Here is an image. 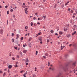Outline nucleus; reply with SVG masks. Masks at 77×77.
Here are the masks:
<instances>
[{
    "label": "nucleus",
    "instance_id": "nucleus-62",
    "mask_svg": "<svg viewBox=\"0 0 77 77\" xmlns=\"http://www.w3.org/2000/svg\"><path fill=\"white\" fill-rule=\"evenodd\" d=\"M37 24H40V23H39L38 22V23H37Z\"/></svg>",
    "mask_w": 77,
    "mask_h": 77
},
{
    "label": "nucleus",
    "instance_id": "nucleus-41",
    "mask_svg": "<svg viewBox=\"0 0 77 77\" xmlns=\"http://www.w3.org/2000/svg\"><path fill=\"white\" fill-rule=\"evenodd\" d=\"M73 72L74 73H75V69H74V70H73Z\"/></svg>",
    "mask_w": 77,
    "mask_h": 77
},
{
    "label": "nucleus",
    "instance_id": "nucleus-27",
    "mask_svg": "<svg viewBox=\"0 0 77 77\" xmlns=\"http://www.w3.org/2000/svg\"><path fill=\"white\" fill-rule=\"evenodd\" d=\"M53 32H54V31H53V30H52L51 31V33H53Z\"/></svg>",
    "mask_w": 77,
    "mask_h": 77
},
{
    "label": "nucleus",
    "instance_id": "nucleus-17",
    "mask_svg": "<svg viewBox=\"0 0 77 77\" xmlns=\"http://www.w3.org/2000/svg\"><path fill=\"white\" fill-rule=\"evenodd\" d=\"M13 17L14 20H16V18H15V15H13Z\"/></svg>",
    "mask_w": 77,
    "mask_h": 77
},
{
    "label": "nucleus",
    "instance_id": "nucleus-33",
    "mask_svg": "<svg viewBox=\"0 0 77 77\" xmlns=\"http://www.w3.org/2000/svg\"><path fill=\"white\" fill-rule=\"evenodd\" d=\"M33 77H36V75H33Z\"/></svg>",
    "mask_w": 77,
    "mask_h": 77
},
{
    "label": "nucleus",
    "instance_id": "nucleus-40",
    "mask_svg": "<svg viewBox=\"0 0 77 77\" xmlns=\"http://www.w3.org/2000/svg\"><path fill=\"white\" fill-rule=\"evenodd\" d=\"M24 70H22L20 72V73H22V72H23Z\"/></svg>",
    "mask_w": 77,
    "mask_h": 77
},
{
    "label": "nucleus",
    "instance_id": "nucleus-57",
    "mask_svg": "<svg viewBox=\"0 0 77 77\" xmlns=\"http://www.w3.org/2000/svg\"><path fill=\"white\" fill-rule=\"evenodd\" d=\"M40 43L41 44H42V42H40Z\"/></svg>",
    "mask_w": 77,
    "mask_h": 77
},
{
    "label": "nucleus",
    "instance_id": "nucleus-52",
    "mask_svg": "<svg viewBox=\"0 0 77 77\" xmlns=\"http://www.w3.org/2000/svg\"><path fill=\"white\" fill-rule=\"evenodd\" d=\"M36 68L35 67V71H36Z\"/></svg>",
    "mask_w": 77,
    "mask_h": 77
},
{
    "label": "nucleus",
    "instance_id": "nucleus-22",
    "mask_svg": "<svg viewBox=\"0 0 77 77\" xmlns=\"http://www.w3.org/2000/svg\"><path fill=\"white\" fill-rule=\"evenodd\" d=\"M38 51H36V53H35V54L36 55H37V54H38Z\"/></svg>",
    "mask_w": 77,
    "mask_h": 77
},
{
    "label": "nucleus",
    "instance_id": "nucleus-43",
    "mask_svg": "<svg viewBox=\"0 0 77 77\" xmlns=\"http://www.w3.org/2000/svg\"><path fill=\"white\" fill-rule=\"evenodd\" d=\"M27 28H28V27L27 26H26L25 27V29H27Z\"/></svg>",
    "mask_w": 77,
    "mask_h": 77
},
{
    "label": "nucleus",
    "instance_id": "nucleus-56",
    "mask_svg": "<svg viewBox=\"0 0 77 77\" xmlns=\"http://www.w3.org/2000/svg\"><path fill=\"white\" fill-rule=\"evenodd\" d=\"M72 45L71 44H70L69 45V47H71Z\"/></svg>",
    "mask_w": 77,
    "mask_h": 77
},
{
    "label": "nucleus",
    "instance_id": "nucleus-1",
    "mask_svg": "<svg viewBox=\"0 0 77 77\" xmlns=\"http://www.w3.org/2000/svg\"><path fill=\"white\" fill-rule=\"evenodd\" d=\"M27 9H28V8H26L25 9V12L26 14H28V11H27Z\"/></svg>",
    "mask_w": 77,
    "mask_h": 77
},
{
    "label": "nucleus",
    "instance_id": "nucleus-37",
    "mask_svg": "<svg viewBox=\"0 0 77 77\" xmlns=\"http://www.w3.org/2000/svg\"><path fill=\"white\" fill-rule=\"evenodd\" d=\"M39 41H42V39H41V38H40L39 39Z\"/></svg>",
    "mask_w": 77,
    "mask_h": 77
},
{
    "label": "nucleus",
    "instance_id": "nucleus-38",
    "mask_svg": "<svg viewBox=\"0 0 77 77\" xmlns=\"http://www.w3.org/2000/svg\"><path fill=\"white\" fill-rule=\"evenodd\" d=\"M35 15L36 16H37V15H38V13H35Z\"/></svg>",
    "mask_w": 77,
    "mask_h": 77
},
{
    "label": "nucleus",
    "instance_id": "nucleus-7",
    "mask_svg": "<svg viewBox=\"0 0 77 77\" xmlns=\"http://www.w3.org/2000/svg\"><path fill=\"white\" fill-rule=\"evenodd\" d=\"M75 63H76V62H73V64H72V65L73 66H75Z\"/></svg>",
    "mask_w": 77,
    "mask_h": 77
},
{
    "label": "nucleus",
    "instance_id": "nucleus-2",
    "mask_svg": "<svg viewBox=\"0 0 77 77\" xmlns=\"http://www.w3.org/2000/svg\"><path fill=\"white\" fill-rule=\"evenodd\" d=\"M49 69L50 70H48V72H50V71H51H51H53V70H54V68H51V67H50L49 68Z\"/></svg>",
    "mask_w": 77,
    "mask_h": 77
},
{
    "label": "nucleus",
    "instance_id": "nucleus-30",
    "mask_svg": "<svg viewBox=\"0 0 77 77\" xmlns=\"http://www.w3.org/2000/svg\"><path fill=\"white\" fill-rule=\"evenodd\" d=\"M26 44H25V45H24V44L23 45V47H25L26 46Z\"/></svg>",
    "mask_w": 77,
    "mask_h": 77
},
{
    "label": "nucleus",
    "instance_id": "nucleus-28",
    "mask_svg": "<svg viewBox=\"0 0 77 77\" xmlns=\"http://www.w3.org/2000/svg\"><path fill=\"white\" fill-rule=\"evenodd\" d=\"M8 6L6 5V6H5V8H6V9H7V8H8Z\"/></svg>",
    "mask_w": 77,
    "mask_h": 77
},
{
    "label": "nucleus",
    "instance_id": "nucleus-45",
    "mask_svg": "<svg viewBox=\"0 0 77 77\" xmlns=\"http://www.w3.org/2000/svg\"><path fill=\"white\" fill-rule=\"evenodd\" d=\"M43 57H44V59H45V58H46V57H45V56H43Z\"/></svg>",
    "mask_w": 77,
    "mask_h": 77
},
{
    "label": "nucleus",
    "instance_id": "nucleus-63",
    "mask_svg": "<svg viewBox=\"0 0 77 77\" xmlns=\"http://www.w3.org/2000/svg\"><path fill=\"white\" fill-rule=\"evenodd\" d=\"M56 77H59V75H57Z\"/></svg>",
    "mask_w": 77,
    "mask_h": 77
},
{
    "label": "nucleus",
    "instance_id": "nucleus-54",
    "mask_svg": "<svg viewBox=\"0 0 77 77\" xmlns=\"http://www.w3.org/2000/svg\"><path fill=\"white\" fill-rule=\"evenodd\" d=\"M33 19H34V20H36V17H34L33 18Z\"/></svg>",
    "mask_w": 77,
    "mask_h": 77
},
{
    "label": "nucleus",
    "instance_id": "nucleus-55",
    "mask_svg": "<svg viewBox=\"0 0 77 77\" xmlns=\"http://www.w3.org/2000/svg\"><path fill=\"white\" fill-rule=\"evenodd\" d=\"M75 12L76 13H77V9H76L75 10Z\"/></svg>",
    "mask_w": 77,
    "mask_h": 77
},
{
    "label": "nucleus",
    "instance_id": "nucleus-53",
    "mask_svg": "<svg viewBox=\"0 0 77 77\" xmlns=\"http://www.w3.org/2000/svg\"><path fill=\"white\" fill-rule=\"evenodd\" d=\"M7 14H9V11H7Z\"/></svg>",
    "mask_w": 77,
    "mask_h": 77
},
{
    "label": "nucleus",
    "instance_id": "nucleus-59",
    "mask_svg": "<svg viewBox=\"0 0 77 77\" xmlns=\"http://www.w3.org/2000/svg\"><path fill=\"white\" fill-rule=\"evenodd\" d=\"M68 11H70V10H71V9L70 8H68Z\"/></svg>",
    "mask_w": 77,
    "mask_h": 77
},
{
    "label": "nucleus",
    "instance_id": "nucleus-21",
    "mask_svg": "<svg viewBox=\"0 0 77 77\" xmlns=\"http://www.w3.org/2000/svg\"><path fill=\"white\" fill-rule=\"evenodd\" d=\"M6 75V73H4V74L3 75V77H5V75Z\"/></svg>",
    "mask_w": 77,
    "mask_h": 77
},
{
    "label": "nucleus",
    "instance_id": "nucleus-15",
    "mask_svg": "<svg viewBox=\"0 0 77 77\" xmlns=\"http://www.w3.org/2000/svg\"><path fill=\"white\" fill-rule=\"evenodd\" d=\"M29 47H31V43H30L29 44Z\"/></svg>",
    "mask_w": 77,
    "mask_h": 77
},
{
    "label": "nucleus",
    "instance_id": "nucleus-18",
    "mask_svg": "<svg viewBox=\"0 0 77 77\" xmlns=\"http://www.w3.org/2000/svg\"><path fill=\"white\" fill-rule=\"evenodd\" d=\"M45 56H48V54H47V53H45Z\"/></svg>",
    "mask_w": 77,
    "mask_h": 77
},
{
    "label": "nucleus",
    "instance_id": "nucleus-3",
    "mask_svg": "<svg viewBox=\"0 0 77 77\" xmlns=\"http://www.w3.org/2000/svg\"><path fill=\"white\" fill-rule=\"evenodd\" d=\"M3 33V29H1L0 30V33L2 34Z\"/></svg>",
    "mask_w": 77,
    "mask_h": 77
},
{
    "label": "nucleus",
    "instance_id": "nucleus-26",
    "mask_svg": "<svg viewBox=\"0 0 77 77\" xmlns=\"http://www.w3.org/2000/svg\"><path fill=\"white\" fill-rule=\"evenodd\" d=\"M31 26H33V23H31Z\"/></svg>",
    "mask_w": 77,
    "mask_h": 77
},
{
    "label": "nucleus",
    "instance_id": "nucleus-46",
    "mask_svg": "<svg viewBox=\"0 0 77 77\" xmlns=\"http://www.w3.org/2000/svg\"><path fill=\"white\" fill-rule=\"evenodd\" d=\"M10 11H11V12H12L13 11V10L12 9H11L10 10Z\"/></svg>",
    "mask_w": 77,
    "mask_h": 77
},
{
    "label": "nucleus",
    "instance_id": "nucleus-25",
    "mask_svg": "<svg viewBox=\"0 0 77 77\" xmlns=\"http://www.w3.org/2000/svg\"><path fill=\"white\" fill-rule=\"evenodd\" d=\"M14 34L13 33H12V35H11V36H14Z\"/></svg>",
    "mask_w": 77,
    "mask_h": 77
},
{
    "label": "nucleus",
    "instance_id": "nucleus-49",
    "mask_svg": "<svg viewBox=\"0 0 77 77\" xmlns=\"http://www.w3.org/2000/svg\"><path fill=\"white\" fill-rule=\"evenodd\" d=\"M7 24H8V20H7Z\"/></svg>",
    "mask_w": 77,
    "mask_h": 77
},
{
    "label": "nucleus",
    "instance_id": "nucleus-42",
    "mask_svg": "<svg viewBox=\"0 0 77 77\" xmlns=\"http://www.w3.org/2000/svg\"><path fill=\"white\" fill-rule=\"evenodd\" d=\"M41 32H39V33H38V35H41Z\"/></svg>",
    "mask_w": 77,
    "mask_h": 77
},
{
    "label": "nucleus",
    "instance_id": "nucleus-31",
    "mask_svg": "<svg viewBox=\"0 0 77 77\" xmlns=\"http://www.w3.org/2000/svg\"><path fill=\"white\" fill-rule=\"evenodd\" d=\"M12 42H14V41L15 40L14 39H12Z\"/></svg>",
    "mask_w": 77,
    "mask_h": 77
},
{
    "label": "nucleus",
    "instance_id": "nucleus-6",
    "mask_svg": "<svg viewBox=\"0 0 77 77\" xmlns=\"http://www.w3.org/2000/svg\"><path fill=\"white\" fill-rule=\"evenodd\" d=\"M27 50H23V53H27Z\"/></svg>",
    "mask_w": 77,
    "mask_h": 77
},
{
    "label": "nucleus",
    "instance_id": "nucleus-9",
    "mask_svg": "<svg viewBox=\"0 0 77 77\" xmlns=\"http://www.w3.org/2000/svg\"><path fill=\"white\" fill-rule=\"evenodd\" d=\"M26 62H29V60L28 58L26 60Z\"/></svg>",
    "mask_w": 77,
    "mask_h": 77
},
{
    "label": "nucleus",
    "instance_id": "nucleus-36",
    "mask_svg": "<svg viewBox=\"0 0 77 77\" xmlns=\"http://www.w3.org/2000/svg\"><path fill=\"white\" fill-rule=\"evenodd\" d=\"M12 53V52H10V54H9V56H11V54Z\"/></svg>",
    "mask_w": 77,
    "mask_h": 77
},
{
    "label": "nucleus",
    "instance_id": "nucleus-32",
    "mask_svg": "<svg viewBox=\"0 0 77 77\" xmlns=\"http://www.w3.org/2000/svg\"><path fill=\"white\" fill-rule=\"evenodd\" d=\"M12 59L13 60H15V58H14V57H12Z\"/></svg>",
    "mask_w": 77,
    "mask_h": 77
},
{
    "label": "nucleus",
    "instance_id": "nucleus-16",
    "mask_svg": "<svg viewBox=\"0 0 77 77\" xmlns=\"http://www.w3.org/2000/svg\"><path fill=\"white\" fill-rule=\"evenodd\" d=\"M48 66H50V62H48Z\"/></svg>",
    "mask_w": 77,
    "mask_h": 77
},
{
    "label": "nucleus",
    "instance_id": "nucleus-50",
    "mask_svg": "<svg viewBox=\"0 0 77 77\" xmlns=\"http://www.w3.org/2000/svg\"><path fill=\"white\" fill-rule=\"evenodd\" d=\"M65 6H67V5H68V4L67 3H66L65 4Z\"/></svg>",
    "mask_w": 77,
    "mask_h": 77
},
{
    "label": "nucleus",
    "instance_id": "nucleus-4",
    "mask_svg": "<svg viewBox=\"0 0 77 77\" xmlns=\"http://www.w3.org/2000/svg\"><path fill=\"white\" fill-rule=\"evenodd\" d=\"M12 65H9L8 66V68H9V69H11V68H12Z\"/></svg>",
    "mask_w": 77,
    "mask_h": 77
},
{
    "label": "nucleus",
    "instance_id": "nucleus-34",
    "mask_svg": "<svg viewBox=\"0 0 77 77\" xmlns=\"http://www.w3.org/2000/svg\"><path fill=\"white\" fill-rule=\"evenodd\" d=\"M14 66H15V67H18V66H17V65H14Z\"/></svg>",
    "mask_w": 77,
    "mask_h": 77
},
{
    "label": "nucleus",
    "instance_id": "nucleus-20",
    "mask_svg": "<svg viewBox=\"0 0 77 77\" xmlns=\"http://www.w3.org/2000/svg\"><path fill=\"white\" fill-rule=\"evenodd\" d=\"M32 39V38L31 37L30 38H29V41H31V40Z\"/></svg>",
    "mask_w": 77,
    "mask_h": 77
},
{
    "label": "nucleus",
    "instance_id": "nucleus-12",
    "mask_svg": "<svg viewBox=\"0 0 77 77\" xmlns=\"http://www.w3.org/2000/svg\"><path fill=\"white\" fill-rule=\"evenodd\" d=\"M2 41H3V42H5V41H6V38H4L3 39H2Z\"/></svg>",
    "mask_w": 77,
    "mask_h": 77
},
{
    "label": "nucleus",
    "instance_id": "nucleus-39",
    "mask_svg": "<svg viewBox=\"0 0 77 77\" xmlns=\"http://www.w3.org/2000/svg\"><path fill=\"white\" fill-rule=\"evenodd\" d=\"M56 6H57V5L55 4V6H54V8H56Z\"/></svg>",
    "mask_w": 77,
    "mask_h": 77
},
{
    "label": "nucleus",
    "instance_id": "nucleus-13",
    "mask_svg": "<svg viewBox=\"0 0 77 77\" xmlns=\"http://www.w3.org/2000/svg\"><path fill=\"white\" fill-rule=\"evenodd\" d=\"M76 33V31H75L72 34V35H74Z\"/></svg>",
    "mask_w": 77,
    "mask_h": 77
},
{
    "label": "nucleus",
    "instance_id": "nucleus-14",
    "mask_svg": "<svg viewBox=\"0 0 77 77\" xmlns=\"http://www.w3.org/2000/svg\"><path fill=\"white\" fill-rule=\"evenodd\" d=\"M43 17L44 20H45V19H46V18H47V17H46V16H43Z\"/></svg>",
    "mask_w": 77,
    "mask_h": 77
},
{
    "label": "nucleus",
    "instance_id": "nucleus-11",
    "mask_svg": "<svg viewBox=\"0 0 77 77\" xmlns=\"http://www.w3.org/2000/svg\"><path fill=\"white\" fill-rule=\"evenodd\" d=\"M59 33L60 35H62V34H63V32H60Z\"/></svg>",
    "mask_w": 77,
    "mask_h": 77
},
{
    "label": "nucleus",
    "instance_id": "nucleus-19",
    "mask_svg": "<svg viewBox=\"0 0 77 77\" xmlns=\"http://www.w3.org/2000/svg\"><path fill=\"white\" fill-rule=\"evenodd\" d=\"M61 50H62V49H63V47L62 46V44H61Z\"/></svg>",
    "mask_w": 77,
    "mask_h": 77
},
{
    "label": "nucleus",
    "instance_id": "nucleus-58",
    "mask_svg": "<svg viewBox=\"0 0 77 77\" xmlns=\"http://www.w3.org/2000/svg\"><path fill=\"white\" fill-rule=\"evenodd\" d=\"M14 48H15V49H16V50L17 49V48L15 47Z\"/></svg>",
    "mask_w": 77,
    "mask_h": 77
},
{
    "label": "nucleus",
    "instance_id": "nucleus-51",
    "mask_svg": "<svg viewBox=\"0 0 77 77\" xmlns=\"http://www.w3.org/2000/svg\"><path fill=\"white\" fill-rule=\"evenodd\" d=\"M25 75V74H23L24 77H26V76Z\"/></svg>",
    "mask_w": 77,
    "mask_h": 77
},
{
    "label": "nucleus",
    "instance_id": "nucleus-64",
    "mask_svg": "<svg viewBox=\"0 0 77 77\" xmlns=\"http://www.w3.org/2000/svg\"><path fill=\"white\" fill-rule=\"evenodd\" d=\"M60 42H58V44H60Z\"/></svg>",
    "mask_w": 77,
    "mask_h": 77
},
{
    "label": "nucleus",
    "instance_id": "nucleus-61",
    "mask_svg": "<svg viewBox=\"0 0 77 77\" xmlns=\"http://www.w3.org/2000/svg\"><path fill=\"white\" fill-rule=\"evenodd\" d=\"M18 46H19V47L21 45H20V44H19L18 45Z\"/></svg>",
    "mask_w": 77,
    "mask_h": 77
},
{
    "label": "nucleus",
    "instance_id": "nucleus-60",
    "mask_svg": "<svg viewBox=\"0 0 77 77\" xmlns=\"http://www.w3.org/2000/svg\"><path fill=\"white\" fill-rule=\"evenodd\" d=\"M25 7H26V6H23V8H25Z\"/></svg>",
    "mask_w": 77,
    "mask_h": 77
},
{
    "label": "nucleus",
    "instance_id": "nucleus-24",
    "mask_svg": "<svg viewBox=\"0 0 77 77\" xmlns=\"http://www.w3.org/2000/svg\"><path fill=\"white\" fill-rule=\"evenodd\" d=\"M27 74V72L26 71L25 73H24V74H25V75H26V74Z\"/></svg>",
    "mask_w": 77,
    "mask_h": 77
},
{
    "label": "nucleus",
    "instance_id": "nucleus-44",
    "mask_svg": "<svg viewBox=\"0 0 77 77\" xmlns=\"http://www.w3.org/2000/svg\"><path fill=\"white\" fill-rule=\"evenodd\" d=\"M2 72H2V71L0 70V73L1 74H2Z\"/></svg>",
    "mask_w": 77,
    "mask_h": 77
},
{
    "label": "nucleus",
    "instance_id": "nucleus-48",
    "mask_svg": "<svg viewBox=\"0 0 77 77\" xmlns=\"http://www.w3.org/2000/svg\"><path fill=\"white\" fill-rule=\"evenodd\" d=\"M55 35H57V36L58 35V34L57 33H56L55 34Z\"/></svg>",
    "mask_w": 77,
    "mask_h": 77
},
{
    "label": "nucleus",
    "instance_id": "nucleus-23",
    "mask_svg": "<svg viewBox=\"0 0 77 77\" xmlns=\"http://www.w3.org/2000/svg\"><path fill=\"white\" fill-rule=\"evenodd\" d=\"M17 58H18V59H19L20 58V57H19V55H17Z\"/></svg>",
    "mask_w": 77,
    "mask_h": 77
},
{
    "label": "nucleus",
    "instance_id": "nucleus-47",
    "mask_svg": "<svg viewBox=\"0 0 77 77\" xmlns=\"http://www.w3.org/2000/svg\"><path fill=\"white\" fill-rule=\"evenodd\" d=\"M70 12L71 13H73V11L71 10Z\"/></svg>",
    "mask_w": 77,
    "mask_h": 77
},
{
    "label": "nucleus",
    "instance_id": "nucleus-8",
    "mask_svg": "<svg viewBox=\"0 0 77 77\" xmlns=\"http://www.w3.org/2000/svg\"><path fill=\"white\" fill-rule=\"evenodd\" d=\"M61 6L62 8H63L64 7V4H61Z\"/></svg>",
    "mask_w": 77,
    "mask_h": 77
},
{
    "label": "nucleus",
    "instance_id": "nucleus-10",
    "mask_svg": "<svg viewBox=\"0 0 77 77\" xmlns=\"http://www.w3.org/2000/svg\"><path fill=\"white\" fill-rule=\"evenodd\" d=\"M64 31H66L67 30H68V29H67V28H64Z\"/></svg>",
    "mask_w": 77,
    "mask_h": 77
},
{
    "label": "nucleus",
    "instance_id": "nucleus-35",
    "mask_svg": "<svg viewBox=\"0 0 77 77\" xmlns=\"http://www.w3.org/2000/svg\"><path fill=\"white\" fill-rule=\"evenodd\" d=\"M23 37H22L21 38V40H23Z\"/></svg>",
    "mask_w": 77,
    "mask_h": 77
},
{
    "label": "nucleus",
    "instance_id": "nucleus-5",
    "mask_svg": "<svg viewBox=\"0 0 77 77\" xmlns=\"http://www.w3.org/2000/svg\"><path fill=\"white\" fill-rule=\"evenodd\" d=\"M16 36H17V39H18V38H19V36H20V35H19V34H17L16 35Z\"/></svg>",
    "mask_w": 77,
    "mask_h": 77
},
{
    "label": "nucleus",
    "instance_id": "nucleus-29",
    "mask_svg": "<svg viewBox=\"0 0 77 77\" xmlns=\"http://www.w3.org/2000/svg\"><path fill=\"white\" fill-rule=\"evenodd\" d=\"M49 41H50V40L48 39L47 40V42H49Z\"/></svg>",
    "mask_w": 77,
    "mask_h": 77
}]
</instances>
